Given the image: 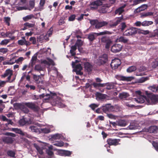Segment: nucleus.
<instances>
[{
  "label": "nucleus",
  "mask_w": 158,
  "mask_h": 158,
  "mask_svg": "<svg viewBox=\"0 0 158 158\" xmlns=\"http://www.w3.org/2000/svg\"><path fill=\"white\" fill-rule=\"evenodd\" d=\"M64 22L63 19L62 18H60L58 22V24L59 25H62L64 23Z\"/></svg>",
  "instance_id": "nucleus-64"
},
{
  "label": "nucleus",
  "mask_w": 158,
  "mask_h": 158,
  "mask_svg": "<svg viewBox=\"0 0 158 158\" xmlns=\"http://www.w3.org/2000/svg\"><path fill=\"white\" fill-rule=\"evenodd\" d=\"M25 87L29 89L30 88V90H35V87L33 85H29V84H27L25 85Z\"/></svg>",
  "instance_id": "nucleus-49"
},
{
  "label": "nucleus",
  "mask_w": 158,
  "mask_h": 158,
  "mask_svg": "<svg viewBox=\"0 0 158 158\" xmlns=\"http://www.w3.org/2000/svg\"><path fill=\"white\" fill-rule=\"evenodd\" d=\"M3 142L7 144H11L14 141L13 139L10 137H5L2 139Z\"/></svg>",
  "instance_id": "nucleus-23"
},
{
  "label": "nucleus",
  "mask_w": 158,
  "mask_h": 158,
  "mask_svg": "<svg viewBox=\"0 0 158 158\" xmlns=\"http://www.w3.org/2000/svg\"><path fill=\"white\" fill-rule=\"evenodd\" d=\"M115 77L118 80L127 81H131L134 78L133 77H125L120 75H117Z\"/></svg>",
  "instance_id": "nucleus-14"
},
{
  "label": "nucleus",
  "mask_w": 158,
  "mask_h": 158,
  "mask_svg": "<svg viewBox=\"0 0 158 158\" xmlns=\"http://www.w3.org/2000/svg\"><path fill=\"white\" fill-rule=\"evenodd\" d=\"M41 132L45 134H48L50 132V130L49 129L46 128H40V133Z\"/></svg>",
  "instance_id": "nucleus-42"
},
{
  "label": "nucleus",
  "mask_w": 158,
  "mask_h": 158,
  "mask_svg": "<svg viewBox=\"0 0 158 158\" xmlns=\"http://www.w3.org/2000/svg\"><path fill=\"white\" fill-rule=\"evenodd\" d=\"M31 74L33 76V79L37 83H42L41 77L40 75L38 76L33 73H31Z\"/></svg>",
  "instance_id": "nucleus-24"
},
{
  "label": "nucleus",
  "mask_w": 158,
  "mask_h": 158,
  "mask_svg": "<svg viewBox=\"0 0 158 158\" xmlns=\"http://www.w3.org/2000/svg\"><path fill=\"white\" fill-rule=\"evenodd\" d=\"M24 25L27 26L28 28L33 27L35 26L34 24L29 23H24Z\"/></svg>",
  "instance_id": "nucleus-51"
},
{
  "label": "nucleus",
  "mask_w": 158,
  "mask_h": 158,
  "mask_svg": "<svg viewBox=\"0 0 158 158\" xmlns=\"http://www.w3.org/2000/svg\"><path fill=\"white\" fill-rule=\"evenodd\" d=\"M158 131V127L156 126H152L149 127L148 131L150 133H156Z\"/></svg>",
  "instance_id": "nucleus-22"
},
{
  "label": "nucleus",
  "mask_w": 158,
  "mask_h": 158,
  "mask_svg": "<svg viewBox=\"0 0 158 158\" xmlns=\"http://www.w3.org/2000/svg\"><path fill=\"white\" fill-rule=\"evenodd\" d=\"M25 105L35 112L38 111L40 109L38 106L32 102L26 103Z\"/></svg>",
  "instance_id": "nucleus-8"
},
{
  "label": "nucleus",
  "mask_w": 158,
  "mask_h": 158,
  "mask_svg": "<svg viewBox=\"0 0 158 158\" xmlns=\"http://www.w3.org/2000/svg\"><path fill=\"white\" fill-rule=\"evenodd\" d=\"M10 18L9 17H5L4 18V20L5 22L8 26L10 25Z\"/></svg>",
  "instance_id": "nucleus-50"
},
{
  "label": "nucleus",
  "mask_w": 158,
  "mask_h": 158,
  "mask_svg": "<svg viewBox=\"0 0 158 158\" xmlns=\"http://www.w3.org/2000/svg\"><path fill=\"white\" fill-rule=\"evenodd\" d=\"M7 154L8 156L12 157H15V152L11 150L8 151L7 152Z\"/></svg>",
  "instance_id": "nucleus-44"
},
{
  "label": "nucleus",
  "mask_w": 158,
  "mask_h": 158,
  "mask_svg": "<svg viewBox=\"0 0 158 158\" xmlns=\"http://www.w3.org/2000/svg\"><path fill=\"white\" fill-rule=\"evenodd\" d=\"M28 0H17L16 2L17 1H20V2L19 3V5H23L25 3H26Z\"/></svg>",
  "instance_id": "nucleus-58"
},
{
  "label": "nucleus",
  "mask_w": 158,
  "mask_h": 158,
  "mask_svg": "<svg viewBox=\"0 0 158 158\" xmlns=\"http://www.w3.org/2000/svg\"><path fill=\"white\" fill-rule=\"evenodd\" d=\"M46 152L48 155L50 156V158L52 157V156L53 155V152L52 151V150H47L46 151Z\"/></svg>",
  "instance_id": "nucleus-52"
},
{
  "label": "nucleus",
  "mask_w": 158,
  "mask_h": 158,
  "mask_svg": "<svg viewBox=\"0 0 158 158\" xmlns=\"http://www.w3.org/2000/svg\"><path fill=\"white\" fill-rule=\"evenodd\" d=\"M126 5L125 4L124 5L120 7L118 9H117L115 12V14H118L119 15H121L123 12L124 11V8L126 6Z\"/></svg>",
  "instance_id": "nucleus-26"
},
{
  "label": "nucleus",
  "mask_w": 158,
  "mask_h": 158,
  "mask_svg": "<svg viewBox=\"0 0 158 158\" xmlns=\"http://www.w3.org/2000/svg\"><path fill=\"white\" fill-rule=\"evenodd\" d=\"M90 23L92 25H95V28L99 29L107 25L108 23L106 21L99 22L97 20H92L90 21Z\"/></svg>",
  "instance_id": "nucleus-2"
},
{
  "label": "nucleus",
  "mask_w": 158,
  "mask_h": 158,
  "mask_svg": "<svg viewBox=\"0 0 158 158\" xmlns=\"http://www.w3.org/2000/svg\"><path fill=\"white\" fill-rule=\"evenodd\" d=\"M137 33V30L135 27H130L125 31L123 33L124 35H132Z\"/></svg>",
  "instance_id": "nucleus-3"
},
{
  "label": "nucleus",
  "mask_w": 158,
  "mask_h": 158,
  "mask_svg": "<svg viewBox=\"0 0 158 158\" xmlns=\"http://www.w3.org/2000/svg\"><path fill=\"white\" fill-rule=\"evenodd\" d=\"M61 135L60 134H56L52 136L51 139L52 140H54L56 139H60Z\"/></svg>",
  "instance_id": "nucleus-36"
},
{
  "label": "nucleus",
  "mask_w": 158,
  "mask_h": 158,
  "mask_svg": "<svg viewBox=\"0 0 158 158\" xmlns=\"http://www.w3.org/2000/svg\"><path fill=\"white\" fill-rule=\"evenodd\" d=\"M84 68L88 72H91L93 68V65L89 62H86L84 63Z\"/></svg>",
  "instance_id": "nucleus-18"
},
{
  "label": "nucleus",
  "mask_w": 158,
  "mask_h": 158,
  "mask_svg": "<svg viewBox=\"0 0 158 158\" xmlns=\"http://www.w3.org/2000/svg\"><path fill=\"white\" fill-rule=\"evenodd\" d=\"M111 6L110 4H102L98 10V12L101 13H105L107 11V8Z\"/></svg>",
  "instance_id": "nucleus-15"
},
{
  "label": "nucleus",
  "mask_w": 158,
  "mask_h": 158,
  "mask_svg": "<svg viewBox=\"0 0 158 158\" xmlns=\"http://www.w3.org/2000/svg\"><path fill=\"white\" fill-rule=\"evenodd\" d=\"M120 141L119 139L111 138L108 139L106 141V142L109 146V148H110L111 145L116 146L118 145Z\"/></svg>",
  "instance_id": "nucleus-7"
},
{
  "label": "nucleus",
  "mask_w": 158,
  "mask_h": 158,
  "mask_svg": "<svg viewBox=\"0 0 158 158\" xmlns=\"http://www.w3.org/2000/svg\"><path fill=\"white\" fill-rule=\"evenodd\" d=\"M53 30L52 27H51L48 31L46 35V36L47 37V38L48 37L51 36L52 35V33Z\"/></svg>",
  "instance_id": "nucleus-45"
},
{
  "label": "nucleus",
  "mask_w": 158,
  "mask_h": 158,
  "mask_svg": "<svg viewBox=\"0 0 158 158\" xmlns=\"http://www.w3.org/2000/svg\"><path fill=\"white\" fill-rule=\"evenodd\" d=\"M102 110L104 113L107 114L114 110V107L110 104H107L102 106Z\"/></svg>",
  "instance_id": "nucleus-5"
},
{
  "label": "nucleus",
  "mask_w": 158,
  "mask_h": 158,
  "mask_svg": "<svg viewBox=\"0 0 158 158\" xmlns=\"http://www.w3.org/2000/svg\"><path fill=\"white\" fill-rule=\"evenodd\" d=\"M152 144L155 149L158 151V143L154 141H153Z\"/></svg>",
  "instance_id": "nucleus-55"
},
{
  "label": "nucleus",
  "mask_w": 158,
  "mask_h": 158,
  "mask_svg": "<svg viewBox=\"0 0 158 158\" xmlns=\"http://www.w3.org/2000/svg\"><path fill=\"white\" fill-rule=\"evenodd\" d=\"M72 66L73 67L75 71L78 70H82V67L81 64H76L74 62H72Z\"/></svg>",
  "instance_id": "nucleus-25"
},
{
  "label": "nucleus",
  "mask_w": 158,
  "mask_h": 158,
  "mask_svg": "<svg viewBox=\"0 0 158 158\" xmlns=\"http://www.w3.org/2000/svg\"><path fill=\"white\" fill-rule=\"evenodd\" d=\"M41 125L37 123L35 124V125L30 127L29 129L32 132L40 133Z\"/></svg>",
  "instance_id": "nucleus-10"
},
{
  "label": "nucleus",
  "mask_w": 158,
  "mask_h": 158,
  "mask_svg": "<svg viewBox=\"0 0 158 158\" xmlns=\"http://www.w3.org/2000/svg\"><path fill=\"white\" fill-rule=\"evenodd\" d=\"M110 34V32L108 31H104L97 33H92L89 35L88 38L89 40H94L96 38L95 37L97 36Z\"/></svg>",
  "instance_id": "nucleus-6"
},
{
  "label": "nucleus",
  "mask_w": 158,
  "mask_h": 158,
  "mask_svg": "<svg viewBox=\"0 0 158 158\" xmlns=\"http://www.w3.org/2000/svg\"><path fill=\"white\" fill-rule=\"evenodd\" d=\"M142 26L144 27L148 26L153 23V22L152 21H144L142 22Z\"/></svg>",
  "instance_id": "nucleus-38"
},
{
  "label": "nucleus",
  "mask_w": 158,
  "mask_h": 158,
  "mask_svg": "<svg viewBox=\"0 0 158 158\" xmlns=\"http://www.w3.org/2000/svg\"><path fill=\"white\" fill-rule=\"evenodd\" d=\"M7 52V49L5 48H0V52L3 53H5Z\"/></svg>",
  "instance_id": "nucleus-61"
},
{
  "label": "nucleus",
  "mask_w": 158,
  "mask_h": 158,
  "mask_svg": "<svg viewBox=\"0 0 158 158\" xmlns=\"http://www.w3.org/2000/svg\"><path fill=\"white\" fill-rule=\"evenodd\" d=\"M34 146L40 154L42 155L43 154L42 149L39 146L35 144Z\"/></svg>",
  "instance_id": "nucleus-43"
},
{
  "label": "nucleus",
  "mask_w": 158,
  "mask_h": 158,
  "mask_svg": "<svg viewBox=\"0 0 158 158\" xmlns=\"http://www.w3.org/2000/svg\"><path fill=\"white\" fill-rule=\"evenodd\" d=\"M18 44L21 45H29L30 44V43L29 42H28V41H27L26 40H19Z\"/></svg>",
  "instance_id": "nucleus-33"
},
{
  "label": "nucleus",
  "mask_w": 158,
  "mask_h": 158,
  "mask_svg": "<svg viewBox=\"0 0 158 158\" xmlns=\"http://www.w3.org/2000/svg\"><path fill=\"white\" fill-rule=\"evenodd\" d=\"M150 16H152L153 18H155L157 17L158 15L156 12H148L143 14L141 16V17H144Z\"/></svg>",
  "instance_id": "nucleus-19"
},
{
  "label": "nucleus",
  "mask_w": 158,
  "mask_h": 158,
  "mask_svg": "<svg viewBox=\"0 0 158 158\" xmlns=\"http://www.w3.org/2000/svg\"><path fill=\"white\" fill-rule=\"evenodd\" d=\"M93 85L94 87H103L105 85V84L97 83H94Z\"/></svg>",
  "instance_id": "nucleus-46"
},
{
  "label": "nucleus",
  "mask_w": 158,
  "mask_h": 158,
  "mask_svg": "<svg viewBox=\"0 0 158 158\" xmlns=\"http://www.w3.org/2000/svg\"><path fill=\"white\" fill-rule=\"evenodd\" d=\"M122 46L119 44H115L113 45L111 48V51L114 53L119 52L122 48Z\"/></svg>",
  "instance_id": "nucleus-13"
},
{
  "label": "nucleus",
  "mask_w": 158,
  "mask_h": 158,
  "mask_svg": "<svg viewBox=\"0 0 158 158\" xmlns=\"http://www.w3.org/2000/svg\"><path fill=\"white\" fill-rule=\"evenodd\" d=\"M34 97L36 99H42L46 97L47 98H44V99L52 101L55 104L58 103L59 102L58 101L60 99V97L57 96V94L56 93H53L51 92H50V94H46L45 95L44 94H43L39 96L35 95Z\"/></svg>",
  "instance_id": "nucleus-1"
},
{
  "label": "nucleus",
  "mask_w": 158,
  "mask_h": 158,
  "mask_svg": "<svg viewBox=\"0 0 158 158\" xmlns=\"http://www.w3.org/2000/svg\"><path fill=\"white\" fill-rule=\"evenodd\" d=\"M149 89L152 92H156L157 91L156 85H154L152 86H150L149 87Z\"/></svg>",
  "instance_id": "nucleus-47"
},
{
  "label": "nucleus",
  "mask_w": 158,
  "mask_h": 158,
  "mask_svg": "<svg viewBox=\"0 0 158 158\" xmlns=\"http://www.w3.org/2000/svg\"><path fill=\"white\" fill-rule=\"evenodd\" d=\"M34 70L40 72L43 70V68L40 64H36L34 67Z\"/></svg>",
  "instance_id": "nucleus-35"
},
{
  "label": "nucleus",
  "mask_w": 158,
  "mask_h": 158,
  "mask_svg": "<svg viewBox=\"0 0 158 158\" xmlns=\"http://www.w3.org/2000/svg\"><path fill=\"white\" fill-rule=\"evenodd\" d=\"M107 116L109 118L111 119H115L116 118V116L112 114L108 113L107 114Z\"/></svg>",
  "instance_id": "nucleus-56"
},
{
  "label": "nucleus",
  "mask_w": 158,
  "mask_h": 158,
  "mask_svg": "<svg viewBox=\"0 0 158 158\" xmlns=\"http://www.w3.org/2000/svg\"><path fill=\"white\" fill-rule=\"evenodd\" d=\"M15 106L17 108L20 109L25 113H27L29 112V110L23 104L16 103Z\"/></svg>",
  "instance_id": "nucleus-12"
},
{
  "label": "nucleus",
  "mask_w": 158,
  "mask_h": 158,
  "mask_svg": "<svg viewBox=\"0 0 158 158\" xmlns=\"http://www.w3.org/2000/svg\"><path fill=\"white\" fill-rule=\"evenodd\" d=\"M77 31H74L73 32H72L71 34V35H73V34L74 35H75L76 38H77L78 40L79 39H82V38L80 35H77L76 34L78 32Z\"/></svg>",
  "instance_id": "nucleus-53"
},
{
  "label": "nucleus",
  "mask_w": 158,
  "mask_h": 158,
  "mask_svg": "<svg viewBox=\"0 0 158 158\" xmlns=\"http://www.w3.org/2000/svg\"><path fill=\"white\" fill-rule=\"evenodd\" d=\"M13 74V70L9 69L6 70L4 74L1 75V77H2L5 78L7 76L12 75Z\"/></svg>",
  "instance_id": "nucleus-21"
},
{
  "label": "nucleus",
  "mask_w": 158,
  "mask_h": 158,
  "mask_svg": "<svg viewBox=\"0 0 158 158\" xmlns=\"http://www.w3.org/2000/svg\"><path fill=\"white\" fill-rule=\"evenodd\" d=\"M108 56L106 54H104L99 57L98 59V63L100 65L106 64L108 61Z\"/></svg>",
  "instance_id": "nucleus-4"
},
{
  "label": "nucleus",
  "mask_w": 158,
  "mask_h": 158,
  "mask_svg": "<svg viewBox=\"0 0 158 158\" xmlns=\"http://www.w3.org/2000/svg\"><path fill=\"white\" fill-rule=\"evenodd\" d=\"M129 96V94L126 92H123L119 94V98L125 100Z\"/></svg>",
  "instance_id": "nucleus-30"
},
{
  "label": "nucleus",
  "mask_w": 158,
  "mask_h": 158,
  "mask_svg": "<svg viewBox=\"0 0 158 158\" xmlns=\"http://www.w3.org/2000/svg\"><path fill=\"white\" fill-rule=\"evenodd\" d=\"M149 37H158V28L155 29L153 32L150 33Z\"/></svg>",
  "instance_id": "nucleus-34"
},
{
  "label": "nucleus",
  "mask_w": 158,
  "mask_h": 158,
  "mask_svg": "<svg viewBox=\"0 0 158 158\" xmlns=\"http://www.w3.org/2000/svg\"><path fill=\"white\" fill-rule=\"evenodd\" d=\"M34 17V15L32 14H31L23 17V19L24 21H27L28 20L31 19L32 18H33Z\"/></svg>",
  "instance_id": "nucleus-37"
},
{
  "label": "nucleus",
  "mask_w": 158,
  "mask_h": 158,
  "mask_svg": "<svg viewBox=\"0 0 158 158\" xmlns=\"http://www.w3.org/2000/svg\"><path fill=\"white\" fill-rule=\"evenodd\" d=\"M99 106L98 104H96L95 103L91 104L89 105V107H90L93 110H94L95 109Z\"/></svg>",
  "instance_id": "nucleus-48"
},
{
  "label": "nucleus",
  "mask_w": 158,
  "mask_h": 158,
  "mask_svg": "<svg viewBox=\"0 0 158 158\" xmlns=\"http://www.w3.org/2000/svg\"><path fill=\"white\" fill-rule=\"evenodd\" d=\"M148 78L147 77H142L140 79H139V81L140 82H143L144 81H147V80H148Z\"/></svg>",
  "instance_id": "nucleus-63"
},
{
  "label": "nucleus",
  "mask_w": 158,
  "mask_h": 158,
  "mask_svg": "<svg viewBox=\"0 0 158 158\" xmlns=\"http://www.w3.org/2000/svg\"><path fill=\"white\" fill-rule=\"evenodd\" d=\"M102 5V2L100 0L95 1L91 2L90 5L91 10H95L97 9L98 6Z\"/></svg>",
  "instance_id": "nucleus-11"
},
{
  "label": "nucleus",
  "mask_w": 158,
  "mask_h": 158,
  "mask_svg": "<svg viewBox=\"0 0 158 158\" xmlns=\"http://www.w3.org/2000/svg\"><path fill=\"white\" fill-rule=\"evenodd\" d=\"M12 76V75H10L7 77V80L5 81L6 82L11 83L13 82V81H11V77Z\"/></svg>",
  "instance_id": "nucleus-59"
},
{
  "label": "nucleus",
  "mask_w": 158,
  "mask_h": 158,
  "mask_svg": "<svg viewBox=\"0 0 158 158\" xmlns=\"http://www.w3.org/2000/svg\"><path fill=\"white\" fill-rule=\"evenodd\" d=\"M136 69V67L135 66H132L129 67L127 69V71L128 73H131L135 71Z\"/></svg>",
  "instance_id": "nucleus-39"
},
{
  "label": "nucleus",
  "mask_w": 158,
  "mask_h": 158,
  "mask_svg": "<svg viewBox=\"0 0 158 158\" xmlns=\"http://www.w3.org/2000/svg\"><path fill=\"white\" fill-rule=\"evenodd\" d=\"M12 131L21 135H24V134L23 131L20 129H19L18 128H13Z\"/></svg>",
  "instance_id": "nucleus-40"
},
{
  "label": "nucleus",
  "mask_w": 158,
  "mask_h": 158,
  "mask_svg": "<svg viewBox=\"0 0 158 158\" xmlns=\"http://www.w3.org/2000/svg\"><path fill=\"white\" fill-rule=\"evenodd\" d=\"M10 40H2L0 43L1 45H6L9 42Z\"/></svg>",
  "instance_id": "nucleus-54"
},
{
  "label": "nucleus",
  "mask_w": 158,
  "mask_h": 158,
  "mask_svg": "<svg viewBox=\"0 0 158 158\" xmlns=\"http://www.w3.org/2000/svg\"><path fill=\"white\" fill-rule=\"evenodd\" d=\"M83 41L82 40H77L75 44L76 46L77 47L78 49L79 52H80L82 49L81 47L83 45Z\"/></svg>",
  "instance_id": "nucleus-27"
},
{
  "label": "nucleus",
  "mask_w": 158,
  "mask_h": 158,
  "mask_svg": "<svg viewBox=\"0 0 158 158\" xmlns=\"http://www.w3.org/2000/svg\"><path fill=\"white\" fill-rule=\"evenodd\" d=\"M120 60L118 59H116L112 60L110 66L113 69H117L121 64Z\"/></svg>",
  "instance_id": "nucleus-9"
},
{
  "label": "nucleus",
  "mask_w": 158,
  "mask_h": 158,
  "mask_svg": "<svg viewBox=\"0 0 158 158\" xmlns=\"http://www.w3.org/2000/svg\"><path fill=\"white\" fill-rule=\"evenodd\" d=\"M142 22L139 21H137L134 23V25L137 27H140L142 26Z\"/></svg>",
  "instance_id": "nucleus-57"
},
{
  "label": "nucleus",
  "mask_w": 158,
  "mask_h": 158,
  "mask_svg": "<svg viewBox=\"0 0 158 158\" xmlns=\"http://www.w3.org/2000/svg\"><path fill=\"white\" fill-rule=\"evenodd\" d=\"M23 57H20L17 60H15L16 61V62L18 64L19 63V62H22L23 60Z\"/></svg>",
  "instance_id": "nucleus-62"
},
{
  "label": "nucleus",
  "mask_w": 158,
  "mask_h": 158,
  "mask_svg": "<svg viewBox=\"0 0 158 158\" xmlns=\"http://www.w3.org/2000/svg\"><path fill=\"white\" fill-rule=\"evenodd\" d=\"M5 135H6L10 136L12 137H15L16 136L15 134L10 132H6L5 133Z\"/></svg>",
  "instance_id": "nucleus-60"
},
{
  "label": "nucleus",
  "mask_w": 158,
  "mask_h": 158,
  "mask_svg": "<svg viewBox=\"0 0 158 158\" xmlns=\"http://www.w3.org/2000/svg\"><path fill=\"white\" fill-rule=\"evenodd\" d=\"M127 125L125 120H120L117 122V126L120 127H125Z\"/></svg>",
  "instance_id": "nucleus-32"
},
{
  "label": "nucleus",
  "mask_w": 158,
  "mask_h": 158,
  "mask_svg": "<svg viewBox=\"0 0 158 158\" xmlns=\"http://www.w3.org/2000/svg\"><path fill=\"white\" fill-rule=\"evenodd\" d=\"M135 101L138 103H143L144 102L145 100L146 99V97L145 96H140L134 99Z\"/></svg>",
  "instance_id": "nucleus-20"
},
{
  "label": "nucleus",
  "mask_w": 158,
  "mask_h": 158,
  "mask_svg": "<svg viewBox=\"0 0 158 158\" xmlns=\"http://www.w3.org/2000/svg\"><path fill=\"white\" fill-rule=\"evenodd\" d=\"M102 41L105 43V47L106 49H109L112 44V41L111 40H102Z\"/></svg>",
  "instance_id": "nucleus-28"
},
{
  "label": "nucleus",
  "mask_w": 158,
  "mask_h": 158,
  "mask_svg": "<svg viewBox=\"0 0 158 158\" xmlns=\"http://www.w3.org/2000/svg\"><path fill=\"white\" fill-rule=\"evenodd\" d=\"M95 96L96 99L98 100H102L105 99L107 95L105 94H103L97 92L96 93Z\"/></svg>",
  "instance_id": "nucleus-16"
},
{
  "label": "nucleus",
  "mask_w": 158,
  "mask_h": 158,
  "mask_svg": "<svg viewBox=\"0 0 158 158\" xmlns=\"http://www.w3.org/2000/svg\"><path fill=\"white\" fill-rule=\"evenodd\" d=\"M26 118H25L20 119L19 121V124L22 126H23L26 124H31L33 123L32 119H30L29 120L27 121Z\"/></svg>",
  "instance_id": "nucleus-17"
},
{
  "label": "nucleus",
  "mask_w": 158,
  "mask_h": 158,
  "mask_svg": "<svg viewBox=\"0 0 158 158\" xmlns=\"http://www.w3.org/2000/svg\"><path fill=\"white\" fill-rule=\"evenodd\" d=\"M54 145L56 146L62 147L64 145V143L62 141H58L53 144Z\"/></svg>",
  "instance_id": "nucleus-41"
},
{
  "label": "nucleus",
  "mask_w": 158,
  "mask_h": 158,
  "mask_svg": "<svg viewBox=\"0 0 158 158\" xmlns=\"http://www.w3.org/2000/svg\"><path fill=\"white\" fill-rule=\"evenodd\" d=\"M150 99L154 103L158 102V95H152L150 96Z\"/></svg>",
  "instance_id": "nucleus-29"
},
{
  "label": "nucleus",
  "mask_w": 158,
  "mask_h": 158,
  "mask_svg": "<svg viewBox=\"0 0 158 158\" xmlns=\"http://www.w3.org/2000/svg\"><path fill=\"white\" fill-rule=\"evenodd\" d=\"M147 5L146 4H144L139 7L136 10V11L137 12H139L141 11H142L144 10L145 9H147Z\"/></svg>",
  "instance_id": "nucleus-31"
}]
</instances>
